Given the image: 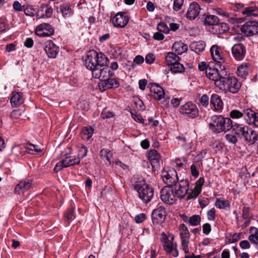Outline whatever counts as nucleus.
Masks as SVG:
<instances>
[{
  "mask_svg": "<svg viewBox=\"0 0 258 258\" xmlns=\"http://www.w3.org/2000/svg\"><path fill=\"white\" fill-rule=\"evenodd\" d=\"M26 148L29 150L34 151L36 154H39L42 152V150L38 147V146L33 144H28Z\"/></svg>",
  "mask_w": 258,
  "mask_h": 258,
  "instance_id": "3c124183",
  "label": "nucleus"
},
{
  "mask_svg": "<svg viewBox=\"0 0 258 258\" xmlns=\"http://www.w3.org/2000/svg\"><path fill=\"white\" fill-rule=\"evenodd\" d=\"M170 70L172 73L174 74L181 73L184 71V67L182 64L177 61L171 66Z\"/></svg>",
  "mask_w": 258,
  "mask_h": 258,
  "instance_id": "58836bf2",
  "label": "nucleus"
},
{
  "mask_svg": "<svg viewBox=\"0 0 258 258\" xmlns=\"http://www.w3.org/2000/svg\"><path fill=\"white\" fill-rule=\"evenodd\" d=\"M161 235L162 237V240L163 241V246L166 252L174 257L177 256L178 251L177 248L176 243L173 242L174 237L172 236L171 239H169L164 232H162Z\"/></svg>",
  "mask_w": 258,
  "mask_h": 258,
  "instance_id": "0eeeda50",
  "label": "nucleus"
},
{
  "mask_svg": "<svg viewBox=\"0 0 258 258\" xmlns=\"http://www.w3.org/2000/svg\"><path fill=\"white\" fill-rule=\"evenodd\" d=\"M208 218L209 220H214L215 219L216 211L214 208L211 209L208 213Z\"/></svg>",
  "mask_w": 258,
  "mask_h": 258,
  "instance_id": "bf43d9fd",
  "label": "nucleus"
},
{
  "mask_svg": "<svg viewBox=\"0 0 258 258\" xmlns=\"http://www.w3.org/2000/svg\"><path fill=\"white\" fill-rule=\"evenodd\" d=\"M160 194L161 200L167 204H173L177 200L175 192L171 187L165 186L161 190Z\"/></svg>",
  "mask_w": 258,
  "mask_h": 258,
  "instance_id": "9d476101",
  "label": "nucleus"
},
{
  "mask_svg": "<svg viewBox=\"0 0 258 258\" xmlns=\"http://www.w3.org/2000/svg\"><path fill=\"white\" fill-rule=\"evenodd\" d=\"M249 232L250 234L248 236V240L254 244L258 245V228L251 227Z\"/></svg>",
  "mask_w": 258,
  "mask_h": 258,
  "instance_id": "c756f323",
  "label": "nucleus"
},
{
  "mask_svg": "<svg viewBox=\"0 0 258 258\" xmlns=\"http://www.w3.org/2000/svg\"><path fill=\"white\" fill-rule=\"evenodd\" d=\"M184 0H174L173 9L175 11H178L181 9Z\"/></svg>",
  "mask_w": 258,
  "mask_h": 258,
  "instance_id": "8fccbe9b",
  "label": "nucleus"
},
{
  "mask_svg": "<svg viewBox=\"0 0 258 258\" xmlns=\"http://www.w3.org/2000/svg\"><path fill=\"white\" fill-rule=\"evenodd\" d=\"M59 9L62 16L64 17L70 16L72 13L70 6L68 4L61 5Z\"/></svg>",
  "mask_w": 258,
  "mask_h": 258,
  "instance_id": "a19ab883",
  "label": "nucleus"
},
{
  "mask_svg": "<svg viewBox=\"0 0 258 258\" xmlns=\"http://www.w3.org/2000/svg\"><path fill=\"white\" fill-rule=\"evenodd\" d=\"M179 112L190 118H195L199 115L197 105L191 102H187L180 106Z\"/></svg>",
  "mask_w": 258,
  "mask_h": 258,
  "instance_id": "6e6552de",
  "label": "nucleus"
},
{
  "mask_svg": "<svg viewBox=\"0 0 258 258\" xmlns=\"http://www.w3.org/2000/svg\"><path fill=\"white\" fill-rule=\"evenodd\" d=\"M53 9L48 4H42L40 6L37 11V20L43 18H49L52 16Z\"/></svg>",
  "mask_w": 258,
  "mask_h": 258,
  "instance_id": "a211bd4d",
  "label": "nucleus"
},
{
  "mask_svg": "<svg viewBox=\"0 0 258 258\" xmlns=\"http://www.w3.org/2000/svg\"><path fill=\"white\" fill-rule=\"evenodd\" d=\"M44 50L49 58H55L59 52V48L52 40L47 41L45 43Z\"/></svg>",
  "mask_w": 258,
  "mask_h": 258,
  "instance_id": "f3484780",
  "label": "nucleus"
},
{
  "mask_svg": "<svg viewBox=\"0 0 258 258\" xmlns=\"http://www.w3.org/2000/svg\"><path fill=\"white\" fill-rule=\"evenodd\" d=\"M150 92L155 99L160 100L164 98V90L161 86L156 83L150 84Z\"/></svg>",
  "mask_w": 258,
  "mask_h": 258,
  "instance_id": "4be33fe9",
  "label": "nucleus"
},
{
  "mask_svg": "<svg viewBox=\"0 0 258 258\" xmlns=\"http://www.w3.org/2000/svg\"><path fill=\"white\" fill-rule=\"evenodd\" d=\"M154 60L155 58L153 54L149 53L146 56L145 61L147 63L151 64L154 62Z\"/></svg>",
  "mask_w": 258,
  "mask_h": 258,
  "instance_id": "69168bd1",
  "label": "nucleus"
},
{
  "mask_svg": "<svg viewBox=\"0 0 258 258\" xmlns=\"http://www.w3.org/2000/svg\"><path fill=\"white\" fill-rule=\"evenodd\" d=\"M10 102L13 107H18L24 102L23 93L13 91L11 94Z\"/></svg>",
  "mask_w": 258,
  "mask_h": 258,
  "instance_id": "393cba45",
  "label": "nucleus"
},
{
  "mask_svg": "<svg viewBox=\"0 0 258 258\" xmlns=\"http://www.w3.org/2000/svg\"><path fill=\"white\" fill-rule=\"evenodd\" d=\"M146 219V214L144 213L140 214L135 217V220L137 223H141L144 221Z\"/></svg>",
  "mask_w": 258,
  "mask_h": 258,
  "instance_id": "864d4df0",
  "label": "nucleus"
},
{
  "mask_svg": "<svg viewBox=\"0 0 258 258\" xmlns=\"http://www.w3.org/2000/svg\"><path fill=\"white\" fill-rule=\"evenodd\" d=\"M36 30L40 31L43 30L46 32L49 33L50 34H54V29L53 27L48 23H42L38 25L36 27Z\"/></svg>",
  "mask_w": 258,
  "mask_h": 258,
  "instance_id": "4c0bfd02",
  "label": "nucleus"
},
{
  "mask_svg": "<svg viewBox=\"0 0 258 258\" xmlns=\"http://www.w3.org/2000/svg\"><path fill=\"white\" fill-rule=\"evenodd\" d=\"M172 50L178 54H181L187 50V45L180 41L176 42L172 46Z\"/></svg>",
  "mask_w": 258,
  "mask_h": 258,
  "instance_id": "c85d7f7f",
  "label": "nucleus"
},
{
  "mask_svg": "<svg viewBox=\"0 0 258 258\" xmlns=\"http://www.w3.org/2000/svg\"><path fill=\"white\" fill-rule=\"evenodd\" d=\"M205 43L203 41L194 42L190 45L192 50L197 53L202 52L205 48Z\"/></svg>",
  "mask_w": 258,
  "mask_h": 258,
  "instance_id": "2f4dec72",
  "label": "nucleus"
},
{
  "mask_svg": "<svg viewBox=\"0 0 258 258\" xmlns=\"http://www.w3.org/2000/svg\"><path fill=\"white\" fill-rule=\"evenodd\" d=\"M203 233L208 235L211 231V226L210 224L206 223L203 225Z\"/></svg>",
  "mask_w": 258,
  "mask_h": 258,
  "instance_id": "052dcab7",
  "label": "nucleus"
},
{
  "mask_svg": "<svg viewBox=\"0 0 258 258\" xmlns=\"http://www.w3.org/2000/svg\"><path fill=\"white\" fill-rule=\"evenodd\" d=\"M241 31L246 36L258 34V22L249 21L245 22L240 28Z\"/></svg>",
  "mask_w": 258,
  "mask_h": 258,
  "instance_id": "f8f14e48",
  "label": "nucleus"
},
{
  "mask_svg": "<svg viewBox=\"0 0 258 258\" xmlns=\"http://www.w3.org/2000/svg\"><path fill=\"white\" fill-rule=\"evenodd\" d=\"M31 187V181L30 179H26L21 180L16 185L15 188V191L19 195H22L23 194L25 191L30 189Z\"/></svg>",
  "mask_w": 258,
  "mask_h": 258,
  "instance_id": "aec40b11",
  "label": "nucleus"
},
{
  "mask_svg": "<svg viewBox=\"0 0 258 258\" xmlns=\"http://www.w3.org/2000/svg\"><path fill=\"white\" fill-rule=\"evenodd\" d=\"M258 8L255 6H250L245 8L242 12V14L246 15L247 17L257 16Z\"/></svg>",
  "mask_w": 258,
  "mask_h": 258,
  "instance_id": "f704fd0d",
  "label": "nucleus"
},
{
  "mask_svg": "<svg viewBox=\"0 0 258 258\" xmlns=\"http://www.w3.org/2000/svg\"><path fill=\"white\" fill-rule=\"evenodd\" d=\"M177 186H175V194L178 198H183L189 189V182L187 179L178 180Z\"/></svg>",
  "mask_w": 258,
  "mask_h": 258,
  "instance_id": "ddd939ff",
  "label": "nucleus"
},
{
  "mask_svg": "<svg viewBox=\"0 0 258 258\" xmlns=\"http://www.w3.org/2000/svg\"><path fill=\"white\" fill-rule=\"evenodd\" d=\"M132 185L138 194L139 197L143 203H149L154 196L153 188L146 183L145 180L142 178H136L134 177L132 179Z\"/></svg>",
  "mask_w": 258,
  "mask_h": 258,
  "instance_id": "f257e3e1",
  "label": "nucleus"
},
{
  "mask_svg": "<svg viewBox=\"0 0 258 258\" xmlns=\"http://www.w3.org/2000/svg\"><path fill=\"white\" fill-rule=\"evenodd\" d=\"M21 111L19 109L14 110L11 113V117L18 119L21 115Z\"/></svg>",
  "mask_w": 258,
  "mask_h": 258,
  "instance_id": "e2e57ef3",
  "label": "nucleus"
},
{
  "mask_svg": "<svg viewBox=\"0 0 258 258\" xmlns=\"http://www.w3.org/2000/svg\"><path fill=\"white\" fill-rule=\"evenodd\" d=\"M217 65L220 70L218 68H212L209 67L206 70V72L207 77L210 79L214 81L215 85L216 82L219 81L222 76L227 75V72L224 66L220 64H217Z\"/></svg>",
  "mask_w": 258,
  "mask_h": 258,
  "instance_id": "423d86ee",
  "label": "nucleus"
},
{
  "mask_svg": "<svg viewBox=\"0 0 258 258\" xmlns=\"http://www.w3.org/2000/svg\"><path fill=\"white\" fill-rule=\"evenodd\" d=\"M202 188H200L198 186H195L194 188L191 190L187 197V200L196 198L201 192Z\"/></svg>",
  "mask_w": 258,
  "mask_h": 258,
  "instance_id": "a18cd8bd",
  "label": "nucleus"
},
{
  "mask_svg": "<svg viewBox=\"0 0 258 258\" xmlns=\"http://www.w3.org/2000/svg\"><path fill=\"white\" fill-rule=\"evenodd\" d=\"M230 116L232 118H239L242 117V113L237 110H233L230 112Z\"/></svg>",
  "mask_w": 258,
  "mask_h": 258,
  "instance_id": "603ef678",
  "label": "nucleus"
},
{
  "mask_svg": "<svg viewBox=\"0 0 258 258\" xmlns=\"http://www.w3.org/2000/svg\"><path fill=\"white\" fill-rule=\"evenodd\" d=\"M157 29L161 32L168 33L169 29L167 25L164 22H160L157 25Z\"/></svg>",
  "mask_w": 258,
  "mask_h": 258,
  "instance_id": "de8ad7c7",
  "label": "nucleus"
},
{
  "mask_svg": "<svg viewBox=\"0 0 258 258\" xmlns=\"http://www.w3.org/2000/svg\"><path fill=\"white\" fill-rule=\"evenodd\" d=\"M72 150L70 148L65 149L60 154V159L63 160L66 166L69 167L76 164H78L80 160L79 158H76L72 155Z\"/></svg>",
  "mask_w": 258,
  "mask_h": 258,
  "instance_id": "9b49d317",
  "label": "nucleus"
},
{
  "mask_svg": "<svg viewBox=\"0 0 258 258\" xmlns=\"http://www.w3.org/2000/svg\"><path fill=\"white\" fill-rule=\"evenodd\" d=\"M94 129L90 126H86L81 132L82 138L84 140H89L92 136Z\"/></svg>",
  "mask_w": 258,
  "mask_h": 258,
  "instance_id": "473e14b6",
  "label": "nucleus"
},
{
  "mask_svg": "<svg viewBox=\"0 0 258 258\" xmlns=\"http://www.w3.org/2000/svg\"><path fill=\"white\" fill-rule=\"evenodd\" d=\"M64 217L69 221H72L75 218L74 209L73 208L69 209L64 214Z\"/></svg>",
  "mask_w": 258,
  "mask_h": 258,
  "instance_id": "09e8293b",
  "label": "nucleus"
},
{
  "mask_svg": "<svg viewBox=\"0 0 258 258\" xmlns=\"http://www.w3.org/2000/svg\"><path fill=\"white\" fill-rule=\"evenodd\" d=\"M200 103L204 107H207L209 104V97L205 94L203 95L200 100Z\"/></svg>",
  "mask_w": 258,
  "mask_h": 258,
  "instance_id": "5fc2aeb1",
  "label": "nucleus"
},
{
  "mask_svg": "<svg viewBox=\"0 0 258 258\" xmlns=\"http://www.w3.org/2000/svg\"><path fill=\"white\" fill-rule=\"evenodd\" d=\"M219 19L215 15L208 16L204 20V23L206 25H213L214 27L215 25H217Z\"/></svg>",
  "mask_w": 258,
  "mask_h": 258,
  "instance_id": "e433bc0d",
  "label": "nucleus"
},
{
  "mask_svg": "<svg viewBox=\"0 0 258 258\" xmlns=\"http://www.w3.org/2000/svg\"><path fill=\"white\" fill-rule=\"evenodd\" d=\"M212 57L217 64H222L224 62L223 49L217 45H213L210 48Z\"/></svg>",
  "mask_w": 258,
  "mask_h": 258,
  "instance_id": "2eb2a0df",
  "label": "nucleus"
},
{
  "mask_svg": "<svg viewBox=\"0 0 258 258\" xmlns=\"http://www.w3.org/2000/svg\"><path fill=\"white\" fill-rule=\"evenodd\" d=\"M111 21L114 27L123 28L127 25L128 18L124 16L123 12H119L111 19Z\"/></svg>",
  "mask_w": 258,
  "mask_h": 258,
  "instance_id": "dca6fc26",
  "label": "nucleus"
},
{
  "mask_svg": "<svg viewBox=\"0 0 258 258\" xmlns=\"http://www.w3.org/2000/svg\"><path fill=\"white\" fill-rule=\"evenodd\" d=\"M243 137L245 142L249 145H253L258 140V132L248 127Z\"/></svg>",
  "mask_w": 258,
  "mask_h": 258,
  "instance_id": "412c9836",
  "label": "nucleus"
},
{
  "mask_svg": "<svg viewBox=\"0 0 258 258\" xmlns=\"http://www.w3.org/2000/svg\"><path fill=\"white\" fill-rule=\"evenodd\" d=\"M201 217L198 215H194L189 218V223L192 226H197L201 222Z\"/></svg>",
  "mask_w": 258,
  "mask_h": 258,
  "instance_id": "c03bdc74",
  "label": "nucleus"
},
{
  "mask_svg": "<svg viewBox=\"0 0 258 258\" xmlns=\"http://www.w3.org/2000/svg\"><path fill=\"white\" fill-rule=\"evenodd\" d=\"M248 68L246 65L242 64L238 67L237 70V74L242 78L245 77L248 74Z\"/></svg>",
  "mask_w": 258,
  "mask_h": 258,
  "instance_id": "79ce46f5",
  "label": "nucleus"
},
{
  "mask_svg": "<svg viewBox=\"0 0 258 258\" xmlns=\"http://www.w3.org/2000/svg\"><path fill=\"white\" fill-rule=\"evenodd\" d=\"M147 157L148 159L151 161L153 168H155L159 165L160 155L157 150L155 149L150 150L148 153Z\"/></svg>",
  "mask_w": 258,
  "mask_h": 258,
  "instance_id": "a878e982",
  "label": "nucleus"
},
{
  "mask_svg": "<svg viewBox=\"0 0 258 258\" xmlns=\"http://www.w3.org/2000/svg\"><path fill=\"white\" fill-rule=\"evenodd\" d=\"M108 60L106 56L101 58V61H99V65L92 71V75L93 78L99 79L102 81L105 78L111 77L114 76V74L110 71L106 67L107 61Z\"/></svg>",
  "mask_w": 258,
  "mask_h": 258,
  "instance_id": "20e7f679",
  "label": "nucleus"
},
{
  "mask_svg": "<svg viewBox=\"0 0 258 258\" xmlns=\"http://www.w3.org/2000/svg\"><path fill=\"white\" fill-rule=\"evenodd\" d=\"M248 127L247 126H243L242 125L235 123L234 124H232V128L235 135L238 136H243Z\"/></svg>",
  "mask_w": 258,
  "mask_h": 258,
  "instance_id": "7c9ffc66",
  "label": "nucleus"
},
{
  "mask_svg": "<svg viewBox=\"0 0 258 258\" xmlns=\"http://www.w3.org/2000/svg\"><path fill=\"white\" fill-rule=\"evenodd\" d=\"M161 177L164 183L167 184L166 187L177 186L176 183L178 180V178L175 170L162 172Z\"/></svg>",
  "mask_w": 258,
  "mask_h": 258,
  "instance_id": "1a4fd4ad",
  "label": "nucleus"
},
{
  "mask_svg": "<svg viewBox=\"0 0 258 258\" xmlns=\"http://www.w3.org/2000/svg\"><path fill=\"white\" fill-rule=\"evenodd\" d=\"M35 11L34 8L32 7H27L24 9V13L26 15L33 17L35 15Z\"/></svg>",
  "mask_w": 258,
  "mask_h": 258,
  "instance_id": "6e6d98bb",
  "label": "nucleus"
},
{
  "mask_svg": "<svg viewBox=\"0 0 258 258\" xmlns=\"http://www.w3.org/2000/svg\"><path fill=\"white\" fill-rule=\"evenodd\" d=\"M242 117L244 118L247 123L249 124H252L253 119L254 118L257 113H255L250 108H247L242 110Z\"/></svg>",
  "mask_w": 258,
  "mask_h": 258,
  "instance_id": "cd10ccee",
  "label": "nucleus"
},
{
  "mask_svg": "<svg viewBox=\"0 0 258 258\" xmlns=\"http://www.w3.org/2000/svg\"><path fill=\"white\" fill-rule=\"evenodd\" d=\"M239 246L242 249H247L250 246L249 242L247 240H242L239 243Z\"/></svg>",
  "mask_w": 258,
  "mask_h": 258,
  "instance_id": "338daca9",
  "label": "nucleus"
},
{
  "mask_svg": "<svg viewBox=\"0 0 258 258\" xmlns=\"http://www.w3.org/2000/svg\"><path fill=\"white\" fill-rule=\"evenodd\" d=\"M210 103L214 109L219 111L223 107V102L220 96L217 94H214L211 96Z\"/></svg>",
  "mask_w": 258,
  "mask_h": 258,
  "instance_id": "bb28decb",
  "label": "nucleus"
},
{
  "mask_svg": "<svg viewBox=\"0 0 258 258\" xmlns=\"http://www.w3.org/2000/svg\"><path fill=\"white\" fill-rule=\"evenodd\" d=\"M215 205L219 209H224L229 206V203L227 201L221 200L217 199L215 202Z\"/></svg>",
  "mask_w": 258,
  "mask_h": 258,
  "instance_id": "49530a36",
  "label": "nucleus"
},
{
  "mask_svg": "<svg viewBox=\"0 0 258 258\" xmlns=\"http://www.w3.org/2000/svg\"><path fill=\"white\" fill-rule=\"evenodd\" d=\"M188 240H182L181 241V245L182 249L185 253H187L189 252V249L188 247Z\"/></svg>",
  "mask_w": 258,
  "mask_h": 258,
  "instance_id": "0e129e2a",
  "label": "nucleus"
},
{
  "mask_svg": "<svg viewBox=\"0 0 258 258\" xmlns=\"http://www.w3.org/2000/svg\"><path fill=\"white\" fill-rule=\"evenodd\" d=\"M225 139L226 140L231 143L235 144L237 142L236 137L232 135L227 134L225 135Z\"/></svg>",
  "mask_w": 258,
  "mask_h": 258,
  "instance_id": "4d7b16f0",
  "label": "nucleus"
},
{
  "mask_svg": "<svg viewBox=\"0 0 258 258\" xmlns=\"http://www.w3.org/2000/svg\"><path fill=\"white\" fill-rule=\"evenodd\" d=\"M214 28L220 34L224 33L229 30L228 25L224 23H219L218 22Z\"/></svg>",
  "mask_w": 258,
  "mask_h": 258,
  "instance_id": "ea45409f",
  "label": "nucleus"
},
{
  "mask_svg": "<svg viewBox=\"0 0 258 258\" xmlns=\"http://www.w3.org/2000/svg\"><path fill=\"white\" fill-rule=\"evenodd\" d=\"M119 86V82L113 78L108 77L105 78L100 83V86L102 88L103 90L109 89L116 88Z\"/></svg>",
  "mask_w": 258,
  "mask_h": 258,
  "instance_id": "5701e85b",
  "label": "nucleus"
},
{
  "mask_svg": "<svg viewBox=\"0 0 258 258\" xmlns=\"http://www.w3.org/2000/svg\"><path fill=\"white\" fill-rule=\"evenodd\" d=\"M210 129L215 133L227 132L232 127V121L230 118L221 115H214L209 124Z\"/></svg>",
  "mask_w": 258,
  "mask_h": 258,
  "instance_id": "7ed1b4c3",
  "label": "nucleus"
},
{
  "mask_svg": "<svg viewBox=\"0 0 258 258\" xmlns=\"http://www.w3.org/2000/svg\"><path fill=\"white\" fill-rule=\"evenodd\" d=\"M233 56L238 60L242 59L245 54V47L242 43L234 44L231 48Z\"/></svg>",
  "mask_w": 258,
  "mask_h": 258,
  "instance_id": "6ab92c4d",
  "label": "nucleus"
},
{
  "mask_svg": "<svg viewBox=\"0 0 258 258\" xmlns=\"http://www.w3.org/2000/svg\"><path fill=\"white\" fill-rule=\"evenodd\" d=\"M179 230L180 232L181 240H188L190 234L187 227L184 224H181L179 227Z\"/></svg>",
  "mask_w": 258,
  "mask_h": 258,
  "instance_id": "72a5a7b5",
  "label": "nucleus"
},
{
  "mask_svg": "<svg viewBox=\"0 0 258 258\" xmlns=\"http://www.w3.org/2000/svg\"><path fill=\"white\" fill-rule=\"evenodd\" d=\"M191 174L193 176L197 177L199 175V172L197 169L196 166L192 164L190 166Z\"/></svg>",
  "mask_w": 258,
  "mask_h": 258,
  "instance_id": "680f3d73",
  "label": "nucleus"
},
{
  "mask_svg": "<svg viewBox=\"0 0 258 258\" xmlns=\"http://www.w3.org/2000/svg\"><path fill=\"white\" fill-rule=\"evenodd\" d=\"M88 150L86 146L83 145L78 146V157L77 158L82 159L87 156Z\"/></svg>",
  "mask_w": 258,
  "mask_h": 258,
  "instance_id": "37998d69",
  "label": "nucleus"
},
{
  "mask_svg": "<svg viewBox=\"0 0 258 258\" xmlns=\"http://www.w3.org/2000/svg\"><path fill=\"white\" fill-rule=\"evenodd\" d=\"M216 86L220 90L232 93H237L241 87V83L234 77L222 76L219 81L216 82Z\"/></svg>",
  "mask_w": 258,
  "mask_h": 258,
  "instance_id": "f03ea898",
  "label": "nucleus"
},
{
  "mask_svg": "<svg viewBox=\"0 0 258 258\" xmlns=\"http://www.w3.org/2000/svg\"><path fill=\"white\" fill-rule=\"evenodd\" d=\"M165 218V210L163 207L158 206L152 213V220L153 224L157 225L163 223Z\"/></svg>",
  "mask_w": 258,
  "mask_h": 258,
  "instance_id": "4468645a",
  "label": "nucleus"
},
{
  "mask_svg": "<svg viewBox=\"0 0 258 258\" xmlns=\"http://www.w3.org/2000/svg\"><path fill=\"white\" fill-rule=\"evenodd\" d=\"M106 56L103 53H98L94 50L89 51L86 54L87 58L85 60V65L87 69L92 71L98 65L101 58Z\"/></svg>",
  "mask_w": 258,
  "mask_h": 258,
  "instance_id": "39448f33",
  "label": "nucleus"
},
{
  "mask_svg": "<svg viewBox=\"0 0 258 258\" xmlns=\"http://www.w3.org/2000/svg\"><path fill=\"white\" fill-rule=\"evenodd\" d=\"M13 8L16 11H22V6L18 1H15L14 2Z\"/></svg>",
  "mask_w": 258,
  "mask_h": 258,
  "instance_id": "774afa93",
  "label": "nucleus"
},
{
  "mask_svg": "<svg viewBox=\"0 0 258 258\" xmlns=\"http://www.w3.org/2000/svg\"><path fill=\"white\" fill-rule=\"evenodd\" d=\"M201 8L199 4L196 2H192L189 5L186 13V17L188 19L194 20L199 14Z\"/></svg>",
  "mask_w": 258,
  "mask_h": 258,
  "instance_id": "b1692460",
  "label": "nucleus"
},
{
  "mask_svg": "<svg viewBox=\"0 0 258 258\" xmlns=\"http://www.w3.org/2000/svg\"><path fill=\"white\" fill-rule=\"evenodd\" d=\"M66 164L64 163V161H63V160H61L60 161H59V162H58L54 168V170L55 171V172H58V171H59L60 169H61L63 167H68V166H66L65 165Z\"/></svg>",
  "mask_w": 258,
  "mask_h": 258,
  "instance_id": "13d9d810",
  "label": "nucleus"
},
{
  "mask_svg": "<svg viewBox=\"0 0 258 258\" xmlns=\"http://www.w3.org/2000/svg\"><path fill=\"white\" fill-rule=\"evenodd\" d=\"M166 62L168 66H171L179 60V57L173 52H168L165 57Z\"/></svg>",
  "mask_w": 258,
  "mask_h": 258,
  "instance_id": "c9c22d12",
  "label": "nucleus"
}]
</instances>
